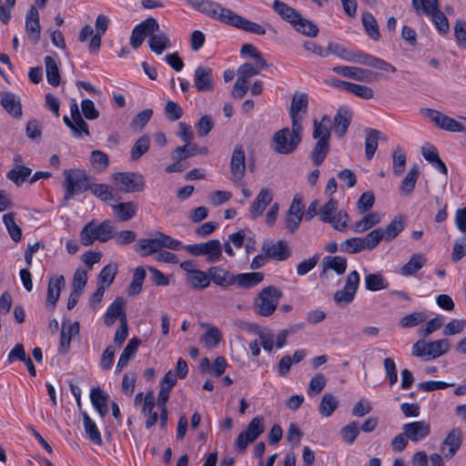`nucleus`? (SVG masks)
<instances>
[{
  "label": "nucleus",
  "instance_id": "obj_64",
  "mask_svg": "<svg viewBox=\"0 0 466 466\" xmlns=\"http://www.w3.org/2000/svg\"><path fill=\"white\" fill-rule=\"evenodd\" d=\"M153 116V110L151 108H147L137 114L131 123L130 126L135 130H141L150 120Z\"/></svg>",
  "mask_w": 466,
  "mask_h": 466
},
{
  "label": "nucleus",
  "instance_id": "obj_39",
  "mask_svg": "<svg viewBox=\"0 0 466 466\" xmlns=\"http://www.w3.org/2000/svg\"><path fill=\"white\" fill-rule=\"evenodd\" d=\"M272 8L282 19L289 22L291 25L296 22V19H298L300 15L293 7L279 0H275L273 2Z\"/></svg>",
  "mask_w": 466,
  "mask_h": 466
},
{
  "label": "nucleus",
  "instance_id": "obj_5",
  "mask_svg": "<svg viewBox=\"0 0 466 466\" xmlns=\"http://www.w3.org/2000/svg\"><path fill=\"white\" fill-rule=\"evenodd\" d=\"M65 177V195L64 201H68L75 195H78L89 189L90 182L89 177L83 169H66L64 171Z\"/></svg>",
  "mask_w": 466,
  "mask_h": 466
},
{
  "label": "nucleus",
  "instance_id": "obj_29",
  "mask_svg": "<svg viewBox=\"0 0 466 466\" xmlns=\"http://www.w3.org/2000/svg\"><path fill=\"white\" fill-rule=\"evenodd\" d=\"M125 303L126 301L123 298L117 297L109 305L104 318V322L107 327L112 326L117 318L121 320L122 318L127 317L124 311Z\"/></svg>",
  "mask_w": 466,
  "mask_h": 466
},
{
  "label": "nucleus",
  "instance_id": "obj_17",
  "mask_svg": "<svg viewBox=\"0 0 466 466\" xmlns=\"http://www.w3.org/2000/svg\"><path fill=\"white\" fill-rule=\"evenodd\" d=\"M194 86L198 92H212L215 88L213 69L208 66H198L194 72Z\"/></svg>",
  "mask_w": 466,
  "mask_h": 466
},
{
  "label": "nucleus",
  "instance_id": "obj_40",
  "mask_svg": "<svg viewBox=\"0 0 466 466\" xmlns=\"http://www.w3.org/2000/svg\"><path fill=\"white\" fill-rule=\"evenodd\" d=\"M380 222V216L377 212H370L365 215L361 219L356 221L352 226L355 233H363Z\"/></svg>",
  "mask_w": 466,
  "mask_h": 466
},
{
  "label": "nucleus",
  "instance_id": "obj_44",
  "mask_svg": "<svg viewBox=\"0 0 466 466\" xmlns=\"http://www.w3.org/2000/svg\"><path fill=\"white\" fill-rule=\"evenodd\" d=\"M44 62L48 84L57 86L60 84V72L56 60L52 56H46Z\"/></svg>",
  "mask_w": 466,
  "mask_h": 466
},
{
  "label": "nucleus",
  "instance_id": "obj_21",
  "mask_svg": "<svg viewBox=\"0 0 466 466\" xmlns=\"http://www.w3.org/2000/svg\"><path fill=\"white\" fill-rule=\"evenodd\" d=\"M335 73L357 81L371 82L375 74L370 70L357 66H338L332 69Z\"/></svg>",
  "mask_w": 466,
  "mask_h": 466
},
{
  "label": "nucleus",
  "instance_id": "obj_43",
  "mask_svg": "<svg viewBox=\"0 0 466 466\" xmlns=\"http://www.w3.org/2000/svg\"><path fill=\"white\" fill-rule=\"evenodd\" d=\"M146 276L147 273L145 268L142 267H137L135 268L132 280L127 289V293L128 296H136L141 292Z\"/></svg>",
  "mask_w": 466,
  "mask_h": 466
},
{
  "label": "nucleus",
  "instance_id": "obj_9",
  "mask_svg": "<svg viewBox=\"0 0 466 466\" xmlns=\"http://www.w3.org/2000/svg\"><path fill=\"white\" fill-rule=\"evenodd\" d=\"M450 346V341L447 339L431 342L418 341L412 346V355L425 360H432L448 352Z\"/></svg>",
  "mask_w": 466,
  "mask_h": 466
},
{
  "label": "nucleus",
  "instance_id": "obj_53",
  "mask_svg": "<svg viewBox=\"0 0 466 466\" xmlns=\"http://www.w3.org/2000/svg\"><path fill=\"white\" fill-rule=\"evenodd\" d=\"M339 402L337 399L330 393L323 395L319 406V413L324 417H329L338 408Z\"/></svg>",
  "mask_w": 466,
  "mask_h": 466
},
{
  "label": "nucleus",
  "instance_id": "obj_47",
  "mask_svg": "<svg viewBox=\"0 0 466 466\" xmlns=\"http://www.w3.org/2000/svg\"><path fill=\"white\" fill-rule=\"evenodd\" d=\"M362 25L365 28L367 35L373 40L378 41L380 34L378 22L372 14L366 12L361 17Z\"/></svg>",
  "mask_w": 466,
  "mask_h": 466
},
{
  "label": "nucleus",
  "instance_id": "obj_26",
  "mask_svg": "<svg viewBox=\"0 0 466 466\" xmlns=\"http://www.w3.org/2000/svg\"><path fill=\"white\" fill-rule=\"evenodd\" d=\"M78 333L79 323L77 321H75L73 323L70 321H64L62 323L59 341L60 353H66L69 350L72 337L78 335Z\"/></svg>",
  "mask_w": 466,
  "mask_h": 466
},
{
  "label": "nucleus",
  "instance_id": "obj_28",
  "mask_svg": "<svg viewBox=\"0 0 466 466\" xmlns=\"http://www.w3.org/2000/svg\"><path fill=\"white\" fill-rule=\"evenodd\" d=\"M263 279L264 273L262 272L238 273L235 275L234 285L239 289H249L258 286Z\"/></svg>",
  "mask_w": 466,
  "mask_h": 466
},
{
  "label": "nucleus",
  "instance_id": "obj_10",
  "mask_svg": "<svg viewBox=\"0 0 466 466\" xmlns=\"http://www.w3.org/2000/svg\"><path fill=\"white\" fill-rule=\"evenodd\" d=\"M193 256H206L209 263H215L220 260L222 257V245L218 239H211L204 243H197L182 246Z\"/></svg>",
  "mask_w": 466,
  "mask_h": 466
},
{
  "label": "nucleus",
  "instance_id": "obj_33",
  "mask_svg": "<svg viewBox=\"0 0 466 466\" xmlns=\"http://www.w3.org/2000/svg\"><path fill=\"white\" fill-rule=\"evenodd\" d=\"M366 133L365 156L368 160H370L378 148V140H386V137H383L380 131L373 128H367Z\"/></svg>",
  "mask_w": 466,
  "mask_h": 466
},
{
  "label": "nucleus",
  "instance_id": "obj_4",
  "mask_svg": "<svg viewBox=\"0 0 466 466\" xmlns=\"http://www.w3.org/2000/svg\"><path fill=\"white\" fill-rule=\"evenodd\" d=\"M115 227L110 220H104L97 224L92 219L82 228L80 240L83 246H89L95 241L106 242L114 237Z\"/></svg>",
  "mask_w": 466,
  "mask_h": 466
},
{
  "label": "nucleus",
  "instance_id": "obj_25",
  "mask_svg": "<svg viewBox=\"0 0 466 466\" xmlns=\"http://www.w3.org/2000/svg\"><path fill=\"white\" fill-rule=\"evenodd\" d=\"M461 444V433L459 430H452L442 442L441 452L445 458H452Z\"/></svg>",
  "mask_w": 466,
  "mask_h": 466
},
{
  "label": "nucleus",
  "instance_id": "obj_16",
  "mask_svg": "<svg viewBox=\"0 0 466 466\" xmlns=\"http://www.w3.org/2000/svg\"><path fill=\"white\" fill-rule=\"evenodd\" d=\"M227 15H224L225 20L224 23L229 25L235 26L237 28L242 29L244 31L256 34V35H265V28L255 22L249 21L247 18L236 14L235 12L228 9V11H224Z\"/></svg>",
  "mask_w": 466,
  "mask_h": 466
},
{
  "label": "nucleus",
  "instance_id": "obj_11",
  "mask_svg": "<svg viewBox=\"0 0 466 466\" xmlns=\"http://www.w3.org/2000/svg\"><path fill=\"white\" fill-rule=\"evenodd\" d=\"M264 419L257 416L248 424L246 431L239 433L236 440V449L243 452L264 431Z\"/></svg>",
  "mask_w": 466,
  "mask_h": 466
},
{
  "label": "nucleus",
  "instance_id": "obj_41",
  "mask_svg": "<svg viewBox=\"0 0 466 466\" xmlns=\"http://www.w3.org/2000/svg\"><path fill=\"white\" fill-rule=\"evenodd\" d=\"M426 264V258L422 254H414L400 270L402 276H412Z\"/></svg>",
  "mask_w": 466,
  "mask_h": 466
},
{
  "label": "nucleus",
  "instance_id": "obj_37",
  "mask_svg": "<svg viewBox=\"0 0 466 466\" xmlns=\"http://www.w3.org/2000/svg\"><path fill=\"white\" fill-rule=\"evenodd\" d=\"M155 398L153 392H147L144 398L142 413L147 417L145 425L147 429L153 427L158 418L157 412L154 411Z\"/></svg>",
  "mask_w": 466,
  "mask_h": 466
},
{
  "label": "nucleus",
  "instance_id": "obj_20",
  "mask_svg": "<svg viewBox=\"0 0 466 466\" xmlns=\"http://www.w3.org/2000/svg\"><path fill=\"white\" fill-rule=\"evenodd\" d=\"M273 200V191L269 187H262L249 208V216L256 219L260 217L266 208Z\"/></svg>",
  "mask_w": 466,
  "mask_h": 466
},
{
  "label": "nucleus",
  "instance_id": "obj_7",
  "mask_svg": "<svg viewBox=\"0 0 466 466\" xmlns=\"http://www.w3.org/2000/svg\"><path fill=\"white\" fill-rule=\"evenodd\" d=\"M282 296V291L277 287L268 286L262 289L254 302L257 313L263 317L272 315Z\"/></svg>",
  "mask_w": 466,
  "mask_h": 466
},
{
  "label": "nucleus",
  "instance_id": "obj_3",
  "mask_svg": "<svg viewBox=\"0 0 466 466\" xmlns=\"http://www.w3.org/2000/svg\"><path fill=\"white\" fill-rule=\"evenodd\" d=\"M181 247L182 244L179 240L157 231L154 238L138 239L136 245V251L141 257H147L153 253H157L162 248L178 250Z\"/></svg>",
  "mask_w": 466,
  "mask_h": 466
},
{
  "label": "nucleus",
  "instance_id": "obj_23",
  "mask_svg": "<svg viewBox=\"0 0 466 466\" xmlns=\"http://www.w3.org/2000/svg\"><path fill=\"white\" fill-rule=\"evenodd\" d=\"M0 104L13 117L20 118L23 115L20 97L11 92L0 94Z\"/></svg>",
  "mask_w": 466,
  "mask_h": 466
},
{
  "label": "nucleus",
  "instance_id": "obj_56",
  "mask_svg": "<svg viewBox=\"0 0 466 466\" xmlns=\"http://www.w3.org/2000/svg\"><path fill=\"white\" fill-rule=\"evenodd\" d=\"M196 155H198V146L193 143L186 144L184 146L177 147L171 152V158L173 160H184Z\"/></svg>",
  "mask_w": 466,
  "mask_h": 466
},
{
  "label": "nucleus",
  "instance_id": "obj_31",
  "mask_svg": "<svg viewBox=\"0 0 466 466\" xmlns=\"http://www.w3.org/2000/svg\"><path fill=\"white\" fill-rule=\"evenodd\" d=\"M208 273L210 280L220 287L228 288L234 285L236 274H232L225 268L211 267Z\"/></svg>",
  "mask_w": 466,
  "mask_h": 466
},
{
  "label": "nucleus",
  "instance_id": "obj_8",
  "mask_svg": "<svg viewBox=\"0 0 466 466\" xmlns=\"http://www.w3.org/2000/svg\"><path fill=\"white\" fill-rule=\"evenodd\" d=\"M413 8L418 15H427L431 16L435 27L441 35H446L450 30L447 17L440 10L438 0H421L420 4L413 0Z\"/></svg>",
  "mask_w": 466,
  "mask_h": 466
},
{
  "label": "nucleus",
  "instance_id": "obj_35",
  "mask_svg": "<svg viewBox=\"0 0 466 466\" xmlns=\"http://www.w3.org/2000/svg\"><path fill=\"white\" fill-rule=\"evenodd\" d=\"M90 400L94 408L103 418L107 413L108 394L99 387L91 389Z\"/></svg>",
  "mask_w": 466,
  "mask_h": 466
},
{
  "label": "nucleus",
  "instance_id": "obj_14",
  "mask_svg": "<svg viewBox=\"0 0 466 466\" xmlns=\"http://www.w3.org/2000/svg\"><path fill=\"white\" fill-rule=\"evenodd\" d=\"M159 30L157 21L153 17H148L140 24L137 25L130 36V45L134 49H137L144 42L147 36L151 35Z\"/></svg>",
  "mask_w": 466,
  "mask_h": 466
},
{
  "label": "nucleus",
  "instance_id": "obj_24",
  "mask_svg": "<svg viewBox=\"0 0 466 466\" xmlns=\"http://www.w3.org/2000/svg\"><path fill=\"white\" fill-rule=\"evenodd\" d=\"M66 285V280L63 275L51 277L48 281L46 307L54 309L59 297L62 289Z\"/></svg>",
  "mask_w": 466,
  "mask_h": 466
},
{
  "label": "nucleus",
  "instance_id": "obj_18",
  "mask_svg": "<svg viewBox=\"0 0 466 466\" xmlns=\"http://www.w3.org/2000/svg\"><path fill=\"white\" fill-rule=\"evenodd\" d=\"M261 250L267 258L277 261L287 260L291 255L289 245L285 240L276 242L266 240L262 244Z\"/></svg>",
  "mask_w": 466,
  "mask_h": 466
},
{
  "label": "nucleus",
  "instance_id": "obj_57",
  "mask_svg": "<svg viewBox=\"0 0 466 466\" xmlns=\"http://www.w3.org/2000/svg\"><path fill=\"white\" fill-rule=\"evenodd\" d=\"M418 177H419V169L417 168V167H411L400 183V191L404 195L410 194L415 187Z\"/></svg>",
  "mask_w": 466,
  "mask_h": 466
},
{
  "label": "nucleus",
  "instance_id": "obj_49",
  "mask_svg": "<svg viewBox=\"0 0 466 466\" xmlns=\"http://www.w3.org/2000/svg\"><path fill=\"white\" fill-rule=\"evenodd\" d=\"M188 284L198 289H204L210 284L209 273H206L200 269L191 272L189 277L186 278Z\"/></svg>",
  "mask_w": 466,
  "mask_h": 466
},
{
  "label": "nucleus",
  "instance_id": "obj_46",
  "mask_svg": "<svg viewBox=\"0 0 466 466\" xmlns=\"http://www.w3.org/2000/svg\"><path fill=\"white\" fill-rule=\"evenodd\" d=\"M365 288L370 291H379L387 289L389 286L388 281L381 273H370L365 276L364 279Z\"/></svg>",
  "mask_w": 466,
  "mask_h": 466
},
{
  "label": "nucleus",
  "instance_id": "obj_42",
  "mask_svg": "<svg viewBox=\"0 0 466 466\" xmlns=\"http://www.w3.org/2000/svg\"><path fill=\"white\" fill-rule=\"evenodd\" d=\"M115 214L120 221H127L133 218L137 213V204L129 201L112 206Z\"/></svg>",
  "mask_w": 466,
  "mask_h": 466
},
{
  "label": "nucleus",
  "instance_id": "obj_50",
  "mask_svg": "<svg viewBox=\"0 0 466 466\" xmlns=\"http://www.w3.org/2000/svg\"><path fill=\"white\" fill-rule=\"evenodd\" d=\"M3 222L8 231L10 238L15 242H19L22 238V229L15 221V213H7L3 216Z\"/></svg>",
  "mask_w": 466,
  "mask_h": 466
},
{
  "label": "nucleus",
  "instance_id": "obj_63",
  "mask_svg": "<svg viewBox=\"0 0 466 466\" xmlns=\"http://www.w3.org/2000/svg\"><path fill=\"white\" fill-rule=\"evenodd\" d=\"M90 162L97 170L103 171L108 167L109 158L106 153L96 149L91 152Z\"/></svg>",
  "mask_w": 466,
  "mask_h": 466
},
{
  "label": "nucleus",
  "instance_id": "obj_48",
  "mask_svg": "<svg viewBox=\"0 0 466 466\" xmlns=\"http://www.w3.org/2000/svg\"><path fill=\"white\" fill-rule=\"evenodd\" d=\"M83 423L85 431L87 434L88 438L92 442L95 444L101 445L102 444V438L101 434L96 427V424L94 420H91V418L88 416V414L84 411L83 412Z\"/></svg>",
  "mask_w": 466,
  "mask_h": 466
},
{
  "label": "nucleus",
  "instance_id": "obj_45",
  "mask_svg": "<svg viewBox=\"0 0 466 466\" xmlns=\"http://www.w3.org/2000/svg\"><path fill=\"white\" fill-rule=\"evenodd\" d=\"M292 26L297 32L309 37H315L319 33V27L311 21L304 18L301 15L296 19Z\"/></svg>",
  "mask_w": 466,
  "mask_h": 466
},
{
  "label": "nucleus",
  "instance_id": "obj_55",
  "mask_svg": "<svg viewBox=\"0 0 466 466\" xmlns=\"http://www.w3.org/2000/svg\"><path fill=\"white\" fill-rule=\"evenodd\" d=\"M31 168L25 166H16L7 172L6 177L16 186H20L31 175Z\"/></svg>",
  "mask_w": 466,
  "mask_h": 466
},
{
  "label": "nucleus",
  "instance_id": "obj_62",
  "mask_svg": "<svg viewBox=\"0 0 466 466\" xmlns=\"http://www.w3.org/2000/svg\"><path fill=\"white\" fill-rule=\"evenodd\" d=\"M393 173L397 176L402 174L406 166V154L403 149L398 147L392 154Z\"/></svg>",
  "mask_w": 466,
  "mask_h": 466
},
{
  "label": "nucleus",
  "instance_id": "obj_59",
  "mask_svg": "<svg viewBox=\"0 0 466 466\" xmlns=\"http://www.w3.org/2000/svg\"><path fill=\"white\" fill-rule=\"evenodd\" d=\"M339 203L333 198H330L319 210V216L321 222L326 223L331 216L338 211Z\"/></svg>",
  "mask_w": 466,
  "mask_h": 466
},
{
  "label": "nucleus",
  "instance_id": "obj_19",
  "mask_svg": "<svg viewBox=\"0 0 466 466\" xmlns=\"http://www.w3.org/2000/svg\"><path fill=\"white\" fill-rule=\"evenodd\" d=\"M405 436L412 442H419L427 438L431 433L430 423L425 420L408 422L402 425Z\"/></svg>",
  "mask_w": 466,
  "mask_h": 466
},
{
  "label": "nucleus",
  "instance_id": "obj_2",
  "mask_svg": "<svg viewBox=\"0 0 466 466\" xmlns=\"http://www.w3.org/2000/svg\"><path fill=\"white\" fill-rule=\"evenodd\" d=\"M302 126H294L291 128L284 127L274 133L272 137V148L278 154L288 155L292 153L301 142Z\"/></svg>",
  "mask_w": 466,
  "mask_h": 466
},
{
  "label": "nucleus",
  "instance_id": "obj_58",
  "mask_svg": "<svg viewBox=\"0 0 466 466\" xmlns=\"http://www.w3.org/2000/svg\"><path fill=\"white\" fill-rule=\"evenodd\" d=\"M349 215L344 210L335 212L326 223L330 224L339 231H345L348 228Z\"/></svg>",
  "mask_w": 466,
  "mask_h": 466
},
{
  "label": "nucleus",
  "instance_id": "obj_1",
  "mask_svg": "<svg viewBox=\"0 0 466 466\" xmlns=\"http://www.w3.org/2000/svg\"><path fill=\"white\" fill-rule=\"evenodd\" d=\"M327 56L330 54L339 56V58L348 62L358 63L360 65L371 66L383 71L396 72L395 66L388 63L387 61L367 54L362 51H350L344 48L342 46L330 42L327 48Z\"/></svg>",
  "mask_w": 466,
  "mask_h": 466
},
{
  "label": "nucleus",
  "instance_id": "obj_36",
  "mask_svg": "<svg viewBox=\"0 0 466 466\" xmlns=\"http://www.w3.org/2000/svg\"><path fill=\"white\" fill-rule=\"evenodd\" d=\"M148 46L156 55H161L171 46L170 38L166 33H152L148 39Z\"/></svg>",
  "mask_w": 466,
  "mask_h": 466
},
{
  "label": "nucleus",
  "instance_id": "obj_34",
  "mask_svg": "<svg viewBox=\"0 0 466 466\" xmlns=\"http://www.w3.org/2000/svg\"><path fill=\"white\" fill-rule=\"evenodd\" d=\"M404 228L403 217L397 216L384 229L380 228V234L385 242H390L404 229Z\"/></svg>",
  "mask_w": 466,
  "mask_h": 466
},
{
  "label": "nucleus",
  "instance_id": "obj_52",
  "mask_svg": "<svg viewBox=\"0 0 466 466\" xmlns=\"http://www.w3.org/2000/svg\"><path fill=\"white\" fill-rule=\"evenodd\" d=\"M150 137L147 135L140 137L134 144L130 151L132 161L139 159L149 148Z\"/></svg>",
  "mask_w": 466,
  "mask_h": 466
},
{
  "label": "nucleus",
  "instance_id": "obj_22",
  "mask_svg": "<svg viewBox=\"0 0 466 466\" xmlns=\"http://www.w3.org/2000/svg\"><path fill=\"white\" fill-rule=\"evenodd\" d=\"M308 104L307 94L302 93L293 96L289 108V116L294 126H301V116H299V113H307Z\"/></svg>",
  "mask_w": 466,
  "mask_h": 466
},
{
  "label": "nucleus",
  "instance_id": "obj_51",
  "mask_svg": "<svg viewBox=\"0 0 466 466\" xmlns=\"http://www.w3.org/2000/svg\"><path fill=\"white\" fill-rule=\"evenodd\" d=\"M329 151V142L317 141L310 154L312 163L316 167L320 166L328 156Z\"/></svg>",
  "mask_w": 466,
  "mask_h": 466
},
{
  "label": "nucleus",
  "instance_id": "obj_6",
  "mask_svg": "<svg viewBox=\"0 0 466 466\" xmlns=\"http://www.w3.org/2000/svg\"><path fill=\"white\" fill-rule=\"evenodd\" d=\"M420 114L429 118L440 129L466 134V117L464 116H459L458 119H455L431 108H421Z\"/></svg>",
  "mask_w": 466,
  "mask_h": 466
},
{
  "label": "nucleus",
  "instance_id": "obj_13",
  "mask_svg": "<svg viewBox=\"0 0 466 466\" xmlns=\"http://www.w3.org/2000/svg\"><path fill=\"white\" fill-rule=\"evenodd\" d=\"M113 179L121 184L120 191L125 193L141 192L146 187L144 177L135 172H118L112 176Z\"/></svg>",
  "mask_w": 466,
  "mask_h": 466
},
{
  "label": "nucleus",
  "instance_id": "obj_27",
  "mask_svg": "<svg viewBox=\"0 0 466 466\" xmlns=\"http://www.w3.org/2000/svg\"><path fill=\"white\" fill-rule=\"evenodd\" d=\"M25 30L35 44L40 39V24H39V14L37 9L32 5L27 11L25 17Z\"/></svg>",
  "mask_w": 466,
  "mask_h": 466
},
{
  "label": "nucleus",
  "instance_id": "obj_12",
  "mask_svg": "<svg viewBox=\"0 0 466 466\" xmlns=\"http://www.w3.org/2000/svg\"><path fill=\"white\" fill-rule=\"evenodd\" d=\"M360 277L357 270L349 273L342 289L335 292L333 299L339 306L350 304L355 298L359 289Z\"/></svg>",
  "mask_w": 466,
  "mask_h": 466
},
{
  "label": "nucleus",
  "instance_id": "obj_38",
  "mask_svg": "<svg viewBox=\"0 0 466 466\" xmlns=\"http://www.w3.org/2000/svg\"><path fill=\"white\" fill-rule=\"evenodd\" d=\"M322 267L323 270L320 273V277L325 275L328 269H332L338 275H342L347 269V259L339 256H328L323 258Z\"/></svg>",
  "mask_w": 466,
  "mask_h": 466
},
{
  "label": "nucleus",
  "instance_id": "obj_61",
  "mask_svg": "<svg viewBox=\"0 0 466 466\" xmlns=\"http://www.w3.org/2000/svg\"><path fill=\"white\" fill-rule=\"evenodd\" d=\"M91 192L102 201H108L114 198L113 189L106 184H90Z\"/></svg>",
  "mask_w": 466,
  "mask_h": 466
},
{
  "label": "nucleus",
  "instance_id": "obj_60",
  "mask_svg": "<svg viewBox=\"0 0 466 466\" xmlns=\"http://www.w3.org/2000/svg\"><path fill=\"white\" fill-rule=\"evenodd\" d=\"M265 67H260L258 62L256 65L250 63H245L241 65L238 69V77L248 81L251 76H257L260 73L262 69Z\"/></svg>",
  "mask_w": 466,
  "mask_h": 466
},
{
  "label": "nucleus",
  "instance_id": "obj_54",
  "mask_svg": "<svg viewBox=\"0 0 466 466\" xmlns=\"http://www.w3.org/2000/svg\"><path fill=\"white\" fill-rule=\"evenodd\" d=\"M339 250L348 254H356L366 250L361 238H348L339 244Z\"/></svg>",
  "mask_w": 466,
  "mask_h": 466
},
{
  "label": "nucleus",
  "instance_id": "obj_30",
  "mask_svg": "<svg viewBox=\"0 0 466 466\" xmlns=\"http://www.w3.org/2000/svg\"><path fill=\"white\" fill-rule=\"evenodd\" d=\"M351 114L345 107H339L333 119V129L335 134L342 137L347 133L350 125Z\"/></svg>",
  "mask_w": 466,
  "mask_h": 466
},
{
  "label": "nucleus",
  "instance_id": "obj_32",
  "mask_svg": "<svg viewBox=\"0 0 466 466\" xmlns=\"http://www.w3.org/2000/svg\"><path fill=\"white\" fill-rule=\"evenodd\" d=\"M330 124L331 120L329 116H323L319 122L314 120L312 133L313 138L317 139V141L329 142Z\"/></svg>",
  "mask_w": 466,
  "mask_h": 466
},
{
  "label": "nucleus",
  "instance_id": "obj_15",
  "mask_svg": "<svg viewBox=\"0 0 466 466\" xmlns=\"http://www.w3.org/2000/svg\"><path fill=\"white\" fill-rule=\"evenodd\" d=\"M246 154L243 147L238 145L234 147L230 159L231 180L235 184H240L246 173Z\"/></svg>",
  "mask_w": 466,
  "mask_h": 466
}]
</instances>
